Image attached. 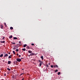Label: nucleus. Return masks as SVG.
Returning a JSON list of instances; mask_svg holds the SVG:
<instances>
[{
	"mask_svg": "<svg viewBox=\"0 0 80 80\" xmlns=\"http://www.w3.org/2000/svg\"><path fill=\"white\" fill-rule=\"evenodd\" d=\"M17 61L18 62H21V61H22V59H21L17 58Z\"/></svg>",
	"mask_w": 80,
	"mask_h": 80,
	"instance_id": "f257e3e1",
	"label": "nucleus"
},
{
	"mask_svg": "<svg viewBox=\"0 0 80 80\" xmlns=\"http://www.w3.org/2000/svg\"><path fill=\"white\" fill-rule=\"evenodd\" d=\"M31 56H32V55H35V53H32L30 54Z\"/></svg>",
	"mask_w": 80,
	"mask_h": 80,
	"instance_id": "f03ea898",
	"label": "nucleus"
},
{
	"mask_svg": "<svg viewBox=\"0 0 80 80\" xmlns=\"http://www.w3.org/2000/svg\"><path fill=\"white\" fill-rule=\"evenodd\" d=\"M54 68H58V65H54V66H53Z\"/></svg>",
	"mask_w": 80,
	"mask_h": 80,
	"instance_id": "7ed1b4c3",
	"label": "nucleus"
},
{
	"mask_svg": "<svg viewBox=\"0 0 80 80\" xmlns=\"http://www.w3.org/2000/svg\"><path fill=\"white\" fill-rule=\"evenodd\" d=\"M28 53H32V51L30 50H29L28 51Z\"/></svg>",
	"mask_w": 80,
	"mask_h": 80,
	"instance_id": "20e7f679",
	"label": "nucleus"
},
{
	"mask_svg": "<svg viewBox=\"0 0 80 80\" xmlns=\"http://www.w3.org/2000/svg\"><path fill=\"white\" fill-rule=\"evenodd\" d=\"M41 58L42 59V60H43L44 59L43 56H41Z\"/></svg>",
	"mask_w": 80,
	"mask_h": 80,
	"instance_id": "39448f33",
	"label": "nucleus"
},
{
	"mask_svg": "<svg viewBox=\"0 0 80 80\" xmlns=\"http://www.w3.org/2000/svg\"><path fill=\"white\" fill-rule=\"evenodd\" d=\"M13 39H14V40H17V39H18V38H17V37H14Z\"/></svg>",
	"mask_w": 80,
	"mask_h": 80,
	"instance_id": "423d86ee",
	"label": "nucleus"
},
{
	"mask_svg": "<svg viewBox=\"0 0 80 80\" xmlns=\"http://www.w3.org/2000/svg\"><path fill=\"white\" fill-rule=\"evenodd\" d=\"M12 55H10V56H9V57H8V58H12Z\"/></svg>",
	"mask_w": 80,
	"mask_h": 80,
	"instance_id": "0eeeda50",
	"label": "nucleus"
},
{
	"mask_svg": "<svg viewBox=\"0 0 80 80\" xmlns=\"http://www.w3.org/2000/svg\"><path fill=\"white\" fill-rule=\"evenodd\" d=\"M10 63H11V61H8V64H10Z\"/></svg>",
	"mask_w": 80,
	"mask_h": 80,
	"instance_id": "6e6552de",
	"label": "nucleus"
},
{
	"mask_svg": "<svg viewBox=\"0 0 80 80\" xmlns=\"http://www.w3.org/2000/svg\"><path fill=\"white\" fill-rule=\"evenodd\" d=\"M8 57V54H6L4 56V57Z\"/></svg>",
	"mask_w": 80,
	"mask_h": 80,
	"instance_id": "1a4fd4ad",
	"label": "nucleus"
},
{
	"mask_svg": "<svg viewBox=\"0 0 80 80\" xmlns=\"http://www.w3.org/2000/svg\"><path fill=\"white\" fill-rule=\"evenodd\" d=\"M3 26L2 25H1V28L2 29H3Z\"/></svg>",
	"mask_w": 80,
	"mask_h": 80,
	"instance_id": "9d476101",
	"label": "nucleus"
},
{
	"mask_svg": "<svg viewBox=\"0 0 80 80\" xmlns=\"http://www.w3.org/2000/svg\"><path fill=\"white\" fill-rule=\"evenodd\" d=\"M27 48L28 49H30V47H29V46H28L27 47Z\"/></svg>",
	"mask_w": 80,
	"mask_h": 80,
	"instance_id": "9b49d317",
	"label": "nucleus"
},
{
	"mask_svg": "<svg viewBox=\"0 0 80 80\" xmlns=\"http://www.w3.org/2000/svg\"><path fill=\"white\" fill-rule=\"evenodd\" d=\"M3 54H1V55L0 56V57H3Z\"/></svg>",
	"mask_w": 80,
	"mask_h": 80,
	"instance_id": "f8f14e48",
	"label": "nucleus"
},
{
	"mask_svg": "<svg viewBox=\"0 0 80 80\" xmlns=\"http://www.w3.org/2000/svg\"><path fill=\"white\" fill-rule=\"evenodd\" d=\"M27 46V44H24L23 45V47L25 48Z\"/></svg>",
	"mask_w": 80,
	"mask_h": 80,
	"instance_id": "ddd939ff",
	"label": "nucleus"
},
{
	"mask_svg": "<svg viewBox=\"0 0 80 80\" xmlns=\"http://www.w3.org/2000/svg\"><path fill=\"white\" fill-rule=\"evenodd\" d=\"M26 50L25 48H23L22 49V50L23 51H25Z\"/></svg>",
	"mask_w": 80,
	"mask_h": 80,
	"instance_id": "4468645a",
	"label": "nucleus"
},
{
	"mask_svg": "<svg viewBox=\"0 0 80 80\" xmlns=\"http://www.w3.org/2000/svg\"><path fill=\"white\" fill-rule=\"evenodd\" d=\"M7 70H9V71H10V70H10V69L8 68H7Z\"/></svg>",
	"mask_w": 80,
	"mask_h": 80,
	"instance_id": "2eb2a0df",
	"label": "nucleus"
},
{
	"mask_svg": "<svg viewBox=\"0 0 80 80\" xmlns=\"http://www.w3.org/2000/svg\"><path fill=\"white\" fill-rule=\"evenodd\" d=\"M58 69H56V70H55V72H58Z\"/></svg>",
	"mask_w": 80,
	"mask_h": 80,
	"instance_id": "dca6fc26",
	"label": "nucleus"
},
{
	"mask_svg": "<svg viewBox=\"0 0 80 80\" xmlns=\"http://www.w3.org/2000/svg\"><path fill=\"white\" fill-rule=\"evenodd\" d=\"M12 38V36L11 35L9 37V38Z\"/></svg>",
	"mask_w": 80,
	"mask_h": 80,
	"instance_id": "f3484780",
	"label": "nucleus"
},
{
	"mask_svg": "<svg viewBox=\"0 0 80 80\" xmlns=\"http://www.w3.org/2000/svg\"><path fill=\"white\" fill-rule=\"evenodd\" d=\"M61 74L60 72H59L58 73V75H60Z\"/></svg>",
	"mask_w": 80,
	"mask_h": 80,
	"instance_id": "a211bd4d",
	"label": "nucleus"
},
{
	"mask_svg": "<svg viewBox=\"0 0 80 80\" xmlns=\"http://www.w3.org/2000/svg\"><path fill=\"white\" fill-rule=\"evenodd\" d=\"M5 41H1V43H5Z\"/></svg>",
	"mask_w": 80,
	"mask_h": 80,
	"instance_id": "6ab92c4d",
	"label": "nucleus"
},
{
	"mask_svg": "<svg viewBox=\"0 0 80 80\" xmlns=\"http://www.w3.org/2000/svg\"><path fill=\"white\" fill-rule=\"evenodd\" d=\"M13 53H14V55H15V51H13Z\"/></svg>",
	"mask_w": 80,
	"mask_h": 80,
	"instance_id": "aec40b11",
	"label": "nucleus"
},
{
	"mask_svg": "<svg viewBox=\"0 0 80 80\" xmlns=\"http://www.w3.org/2000/svg\"><path fill=\"white\" fill-rule=\"evenodd\" d=\"M10 29H11V30H12V29H13V27H11L10 28Z\"/></svg>",
	"mask_w": 80,
	"mask_h": 80,
	"instance_id": "412c9836",
	"label": "nucleus"
},
{
	"mask_svg": "<svg viewBox=\"0 0 80 80\" xmlns=\"http://www.w3.org/2000/svg\"><path fill=\"white\" fill-rule=\"evenodd\" d=\"M51 68H53V65H51Z\"/></svg>",
	"mask_w": 80,
	"mask_h": 80,
	"instance_id": "4be33fe9",
	"label": "nucleus"
},
{
	"mask_svg": "<svg viewBox=\"0 0 80 80\" xmlns=\"http://www.w3.org/2000/svg\"><path fill=\"white\" fill-rule=\"evenodd\" d=\"M16 51V52H18V49H17Z\"/></svg>",
	"mask_w": 80,
	"mask_h": 80,
	"instance_id": "5701e85b",
	"label": "nucleus"
},
{
	"mask_svg": "<svg viewBox=\"0 0 80 80\" xmlns=\"http://www.w3.org/2000/svg\"><path fill=\"white\" fill-rule=\"evenodd\" d=\"M4 39H5V37H3V38H2V40H4Z\"/></svg>",
	"mask_w": 80,
	"mask_h": 80,
	"instance_id": "b1692460",
	"label": "nucleus"
},
{
	"mask_svg": "<svg viewBox=\"0 0 80 80\" xmlns=\"http://www.w3.org/2000/svg\"><path fill=\"white\" fill-rule=\"evenodd\" d=\"M31 45H32L33 46V45H34V44H33V43H32V44H31Z\"/></svg>",
	"mask_w": 80,
	"mask_h": 80,
	"instance_id": "393cba45",
	"label": "nucleus"
},
{
	"mask_svg": "<svg viewBox=\"0 0 80 80\" xmlns=\"http://www.w3.org/2000/svg\"><path fill=\"white\" fill-rule=\"evenodd\" d=\"M47 67H48V64H47Z\"/></svg>",
	"mask_w": 80,
	"mask_h": 80,
	"instance_id": "a878e982",
	"label": "nucleus"
},
{
	"mask_svg": "<svg viewBox=\"0 0 80 80\" xmlns=\"http://www.w3.org/2000/svg\"><path fill=\"white\" fill-rule=\"evenodd\" d=\"M18 56H19V57H21V55H19Z\"/></svg>",
	"mask_w": 80,
	"mask_h": 80,
	"instance_id": "bb28decb",
	"label": "nucleus"
},
{
	"mask_svg": "<svg viewBox=\"0 0 80 80\" xmlns=\"http://www.w3.org/2000/svg\"><path fill=\"white\" fill-rule=\"evenodd\" d=\"M23 73H22L20 75H20H23Z\"/></svg>",
	"mask_w": 80,
	"mask_h": 80,
	"instance_id": "cd10ccee",
	"label": "nucleus"
},
{
	"mask_svg": "<svg viewBox=\"0 0 80 80\" xmlns=\"http://www.w3.org/2000/svg\"><path fill=\"white\" fill-rule=\"evenodd\" d=\"M19 43H20V44H21V42L19 41Z\"/></svg>",
	"mask_w": 80,
	"mask_h": 80,
	"instance_id": "c85d7f7f",
	"label": "nucleus"
},
{
	"mask_svg": "<svg viewBox=\"0 0 80 80\" xmlns=\"http://www.w3.org/2000/svg\"><path fill=\"white\" fill-rule=\"evenodd\" d=\"M4 25H5V26H6V23H4Z\"/></svg>",
	"mask_w": 80,
	"mask_h": 80,
	"instance_id": "c756f323",
	"label": "nucleus"
},
{
	"mask_svg": "<svg viewBox=\"0 0 80 80\" xmlns=\"http://www.w3.org/2000/svg\"><path fill=\"white\" fill-rule=\"evenodd\" d=\"M12 44H14V45H15V43L14 42H13Z\"/></svg>",
	"mask_w": 80,
	"mask_h": 80,
	"instance_id": "7c9ffc66",
	"label": "nucleus"
},
{
	"mask_svg": "<svg viewBox=\"0 0 80 80\" xmlns=\"http://www.w3.org/2000/svg\"><path fill=\"white\" fill-rule=\"evenodd\" d=\"M24 80V78H22V80Z\"/></svg>",
	"mask_w": 80,
	"mask_h": 80,
	"instance_id": "2f4dec72",
	"label": "nucleus"
},
{
	"mask_svg": "<svg viewBox=\"0 0 80 80\" xmlns=\"http://www.w3.org/2000/svg\"><path fill=\"white\" fill-rule=\"evenodd\" d=\"M4 76H6V74H4Z\"/></svg>",
	"mask_w": 80,
	"mask_h": 80,
	"instance_id": "473e14b6",
	"label": "nucleus"
},
{
	"mask_svg": "<svg viewBox=\"0 0 80 80\" xmlns=\"http://www.w3.org/2000/svg\"><path fill=\"white\" fill-rule=\"evenodd\" d=\"M41 65H42V63H41Z\"/></svg>",
	"mask_w": 80,
	"mask_h": 80,
	"instance_id": "72a5a7b5",
	"label": "nucleus"
},
{
	"mask_svg": "<svg viewBox=\"0 0 80 80\" xmlns=\"http://www.w3.org/2000/svg\"><path fill=\"white\" fill-rule=\"evenodd\" d=\"M17 56L18 55V53L17 54Z\"/></svg>",
	"mask_w": 80,
	"mask_h": 80,
	"instance_id": "f704fd0d",
	"label": "nucleus"
},
{
	"mask_svg": "<svg viewBox=\"0 0 80 80\" xmlns=\"http://www.w3.org/2000/svg\"><path fill=\"white\" fill-rule=\"evenodd\" d=\"M39 67H40V63L39 64Z\"/></svg>",
	"mask_w": 80,
	"mask_h": 80,
	"instance_id": "c9c22d12",
	"label": "nucleus"
},
{
	"mask_svg": "<svg viewBox=\"0 0 80 80\" xmlns=\"http://www.w3.org/2000/svg\"><path fill=\"white\" fill-rule=\"evenodd\" d=\"M50 63H49V64H48V65H50Z\"/></svg>",
	"mask_w": 80,
	"mask_h": 80,
	"instance_id": "e433bc0d",
	"label": "nucleus"
},
{
	"mask_svg": "<svg viewBox=\"0 0 80 80\" xmlns=\"http://www.w3.org/2000/svg\"><path fill=\"white\" fill-rule=\"evenodd\" d=\"M9 54H10V52H9Z\"/></svg>",
	"mask_w": 80,
	"mask_h": 80,
	"instance_id": "4c0bfd02",
	"label": "nucleus"
},
{
	"mask_svg": "<svg viewBox=\"0 0 80 80\" xmlns=\"http://www.w3.org/2000/svg\"><path fill=\"white\" fill-rule=\"evenodd\" d=\"M22 70H23V69H22Z\"/></svg>",
	"mask_w": 80,
	"mask_h": 80,
	"instance_id": "58836bf2",
	"label": "nucleus"
},
{
	"mask_svg": "<svg viewBox=\"0 0 80 80\" xmlns=\"http://www.w3.org/2000/svg\"><path fill=\"white\" fill-rule=\"evenodd\" d=\"M42 63V62H41Z\"/></svg>",
	"mask_w": 80,
	"mask_h": 80,
	"instance_id": "ea45409f",
	"label": "nucleus"
}]
</instances>
